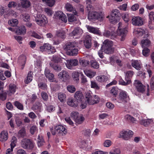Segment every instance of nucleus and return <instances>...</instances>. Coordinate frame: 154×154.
Returning a JSON list of instances; mask_svg holds the SVG:
<instances>
[{
  "label": "nucleus",
  "mask_w": 154,
  "mask_h": 154,
  "mask_svg": "<svg viewBox=\"0 0 154 154\" xmlns=\"http://www.w3.org/2000/svg\"><path fill=\"white\" fill-rule=\"evenodd\" d=\"M112 45L113 43L112 41L106 40L103 43V46L101 47V50H103L102 48H103L105 53L107 54H112L114 51Z\"/></svg>",
  "instance_id": "obj_1"
},
{
  "label": "nucleus",
  "mask_w": 154,
  "mask_h": 154,
  "mask_svg": "<svg viewBox=\"0 0 154 154\" xmlns=\"http://www.w3.org/2000/svg\"><path fill=\"white\" fill-rule=\"evenodd\" d=\"M20 145L25 149H32L34 146L33 143L30 139L26 138L23 139L21 140Z\"/></svg>",
  "instance_id": "obj_2"
},
{
  "label": "nucleus",
  "mask_w": 154,
  "mask_h": 154,
  "mask_svg": "<svg viewBox=\"0 0 154 154\" xmlns=\"http://www.w3.org/2000/svg\"><path fill=\"white\" fill-rule=\"evenodd\" d=\"M118 24V34L120 37V40L122 41H123L125 39L127 30L126 27L122 28V23L120 22Z\"/></svg>",
  "instance_id": "obj_3"
},
{
  "label": "nucleus",
  "mask_w": 154,
  "mask_h": 154,
  "mask_svg": "<svg viewBox=\"0 0 154 154\" xmlns=\"http://www.w3.org/2000/svg\"><path fill=\"white\" fill-rule=\"evenodd\" d=\"M35 21L37 24L41 26H45L48 23V20L44 15L38 14L36 17Z\"/></svg>",
  "instance_id": "obj_4"
},
{
  "label": "nucleus",
  "mask_w": 154,
  "mask_h": 154,
  "mask_svg": "<svg viewBox=\"0 0 154 154\" xmlns=\"http://www.w3.org/2000/svg\"><path fill=\"white\" fill-rule=\"evenodd\" d=\"M119 11L117 9H115L112 11L111 16H109L107 17L109 18L110 21L112 23H116L119 20Z\"/></svg>",
  "instance_id": "obj_5"
},
{
  "label": "nucleus",
  "mask_w": 154,
  "mask_h": 154,
  "mask_svg": "<svg viewBox=\"0 0 154 154\" xmlns=\"http://www.w3.org/2000/svg\"><path fill=\"white\" fill-rule=\"evenodd\" d=\"M40 51L43 52L47 51L49 54L54 53L56 51L54 48L48 43L45 44L40 48Z\"/></svg>",
  "instance_id": "obj_6"
},
{
  "label": "nucleus",
  "mask_w": 154,
  "mask_h": 154,
  "mask_svg": "<svg viewBox=\"0 0 154 154\" xmlns=\"http://www.w3.org/2000/svg\"><path fill=\"white\" fill-rule=\"evenodd\" d=\"M101 17V14L96 11H89L88 14V18L90 20H95Z\"/></svg>",
  "instance_id": "obj_7"
},
{
  "label": "nucleus",
  "mask_w": 154,
  "mask_h": 154,
  "mask_svg": "<svg viewBox=\"0 0 154 154\" xmlns=\"http://www.w3.org/2000/svg\"><path fill=\"white\" fill-rule=\"evenodd\" d=\"M133 134V132L131 130H123L120 133V136L125 140H128L132 137Z\"/></svg>",
  "instance_id": "obj_8"
},
{
  "label": "nucleus",
  "mask_w": 154,
  "mask_h": 154,
  "mask_svg": "<svg viewBox=\"0 0 154 154\" xmlns=\"http://www.w3.org/2000/svg\"><path fill=\"white\" fill-rule=\"evenodd\" d=\"M128 99V96L126 92L124 91H121L119 94L118 101L119 103H126Z\"/></svg>",
  "instance_id": "obj_9"
},
{
  "label": "nucleus",
  "mask_w": 154,
  "mask_h": 154,
  "mask_svg": "<svg viewBox=\"0 0 154 154\" xmlns=\"http://www.w3.org/2000/svg\"><path fill=\"white\" fill-rule=\"evenodd\" d=\"M55 129L57 133L64 135L67 133V130L65 127L61 125H58L55 126Z\"/></svg>",
  "instance_id": "obj_10"
},
{
  "label": "nucleus",
  "mask_w": 154,
  "mask_h": 154,
  "mask_svg": "<svg viewBox=\"0 0 154 154\" xmlns=\"http://www.w3.org/2000/svg\"><path fill=\"white\" fill-rule=\"evenodd\" d=\"M134 85L138 91L143 93L145 90V86L138 80H136L134 81Z\"/></svg>",
  "instance_id": "obj_11"
},
{
  "label": "nucleus",
  "mask_w": 154,
  "mask_h": 154,
  "mask_svg": "<svg viewBox=\"0 0 154 154\" xmlns=\"http://www.w3.org/2000/svg\"><path fill=\"white\" fill-rule=\"evenodd\" d=\"M78 63V62L77 60L75 59L67 60L66 65L68 69H71L73 66H77Z\"/></svg>",
  "instance_id": "obj_12"
},
{
  "label": "nucleus",
  "mask_w": 154,
  "mask_h": 154,
  "mask_svg": "<svg viewBox=\"0 0 154 154\" xmlns=\"http://www.w3.org/2000/svg\"><path fill=\"white\" fill-rule=\"evenodd\" d=\"M132 24L135 26H141L143 24L142 18L139 17H132Z\"/></svg>",
  "instance_id": "obj_13"
},
{
  "label": "nucleus",
  "mask_w": 154,
  "mask_h": 154,
  "mask_svg": "<svg viewBox=\"0 0 154 154\" xmlns=\"http://www.w3.org/2000/svg\"><path fill=\"white\" fill-rule=\"evenodd\" d=\"M58 76L60 79H63L64 81H65L69 79L68 73L65 70H62L61 72L59 73Z\"/></svg>",
  "instance_id": "obj_14"
},
{
  "label": "nucleus",
  "mask_w": 154,
  "mask_h": 154,
  "mask_svg": "<svg viewBox=\"0 0 154 154\" xmlns=\"http://www.w3.org/2000/svg\"><path fill=\"white\" fill-rule=\"evenodd\" d=\"M77 43L75 42H69L65 45V49L67 51L71 50L73 48L78 46Z\"/></svg>",
  "instance_id": "obj_15"
},
{
  "label": "nucleus",
  "mask_w": 154,
  "mask_h": 154,
  "mask_svg": "<svg viewBox=\"0 0 154 154\" xmlns=\"http://www.w3.org/2000/svg\"><path fill=\"white\" fill-rule=\"evenodd\" d=\"M42 104L39 102H37L33 106L32 109L38 114L39 112H41L42 110Z\"/></svg>",
  "instance_id": "obj_16"
},
{
  "label": "nucleus",
  "mask_w": 154,
  "mask_h": 154,
  "mask_svg": "<svg viewBox=\"0 0 154 154\" xmlns=\"http://www.w3.org/2000/svg\"><path fill=\"white\" fill-rule=\"evenodd\" d=\"M86 27L88 31L91 33L94 34L100 35L101 32L98 28L94 27L89 25H86Z\"/></svg>",
  "instance_id": "obj_17"
},
{
  "label": "nucleus",
  "mask_w": 154,
  "mask_h": 154,
  "mask_svg": "<svg viewBox=\"0 0 154 154\" xmlns=\"http://www.w3.org/2000/svg\"><path fill=\"white\" fill-rule=\"evenodd\" d=\"M74 97L78 102H81L83 99L84 97L82 92L80 91H77L75 94Z\"/></svg>",
  "instance_id": "obj_18"
},
{
  "label": "nucleus",
  "mask_w": 154,
  "mask_h": 154,
  "mask_svg": "<svg viewBox=\"0 0 154 154\" xmlns=\"http://www.w3.org/2000/svg\"><path fill=\"white\" fill-rule=\"evenodd\" d=\"M67 102L69 106L76 107L79 105V103L76 100H75L72 98H69L67 99Z\"/></svg>",
  "instance_id": "obj_19"
},
{
  "label": "nucleus",
  "mask_w": 154,
  "mask_h": 154,
  "mask_svg": "<svg viewBox=\"0 0 154 154\" xmlns=\"http://www.w3.org/2000/svg\"><path fill=\"white\" fill-rule=\"evenodd\" d=\"M91 38L89 35H86L85 37L84 43L85 47L87 48H89L91 47Z\"/></svg>",
  "instance_id": "obj_20"
},
{
  "label": "nucleus",
  "mask_w": 154,
  "mask_h": 154,
  "mask_svg": "<svg viewBox=\"0 0 154 154\" xmlns=\"http://www.w3.org/2000/svg\"><path fill=\"white\" fill-rule=\"evenodd\" d=\"M132 66L137 70L140 69L142 67V65L140 61L137 60H132L131 63Z\"/></svg>",
  "instance_id": "obj_21"
},
{
  "label": "nucleus",
  "mask_w": 154,
  "mask_h": 154,
  "mask_svg": "<svg viewBox=\"0 0 154 154\" xmlns=\"http://www.w3.org/2000/svg\"><path fill=\"white\" fill-rule=\"evenodd\" d=\"M74 14H70L67 15L68 19L69 22H72L76 21L77 20V18L76 16L77 15V13L76 11L73 12Z\"/></svg>",
  "instance_id": "obj_22"
},
{
  "label": "nucleus",
  "mask_w": 154,
  "mask_h": 154,
  "mask_svg": "<svg viewBox=\"0 0 154 154\" xmlns=\"http://www.w3.org/2000/svg\"><path fill=\"white\" fill-rule=\"evenodd\" d=\"M17 87L15 85L13 84H11L9 86V89L7 93L9 96L14 94L16 91Z\"/></svg>",
  "instance_id": "obj_23"
},
{
  "label": "nucleus",
  "mask_w": 154,
  "mask_h": 154,
  "mask_svg": "<svg viewBox=\"0 0 154 154\" xmlns=\"http://www.w3.org/2000/svg\"><path fill=\"white\" fill-rule=\"evenodd\" d=\"M8 138V133L7 131H3L0 134V141L5 142Z\"/></svg>",
  "instance_id": "obj_24"
},
{
  "label": "nucleus",
  "mask_w": 154,
  "mask_h": 154,
  "mask_svg": "<svg viewBox=\"0 0 154 154\" xmlns=\"http://www.w3.org/2000/svg\"><path fill=\"white\" fill-rule=\"evenodd\" d=\"M50 65L51 67L56 72H58L61 70V66L58 63H51Z\"/></svg>",
  "instance_id": "obj_25"
},
{
  "label": "nucleus",
  "mask_w": 154,
  "mask_h": 154,
  "mask_svg": "<svg viewBox=\"0 0 154 154\" xmlns=\"http://www.w3.org/2000/svg\"><path fill=\"white\" fill-rule=\"evenodd\" d=\"M104 36L114 39L116 37V34L114 32H110L109 31H105L103 33Z\"/></svg>",
  "instance_id": "obj_26"
},
{
  "label": "nucleus",
  "mask_w": 154,
  "mask_h": 154,
  "mask_svg": "<svg viewBox=\"0 0 154 154\" xmlns=\"http://www.w3.org/2000/svg\"><path fill=\"white\" fill-rule=\"evenodd\" d=\"M45 74L46 77L49 80L51 81L54 79V75L50 72L49 70L47 68L45 69Z\"/></svg>",
  "instance_id": "obj_27"
},
{
  "label": "nucleus",
  "mask_w": 154,
  "mask_h": 154,
  "mask_svg": "<svg viewBox=\"0 0 154 154\" xmlns=\"http://www.w3.org/2000/svg\"><path fill=\"white\" fill-rule=\"evenodd\" d=\"M85 74L89 78H91L96 75V72L90 69H86L84 70Z\"/></svg>",
  "instance_id": "obj_28"
},
{
  "label": "nucleus",
  "mask_w": 154,
  "mask_h": 154,
  "mask_svg": "<svg viewBox=\"0 0 154 154\" xmlns=\"http://www.w3.org/2000/svg\"><path fill=\"white\" fill-rule=\"evenodd\" d=\"M152 122L153 121L151 119H143L140 121V123L144 126L147 127L152 124Z\"/></svg>",
  "instance_id": "obj_29"
},
{
  "label": "nucleus",
  "mask_w": 154,
  "mask_h": 154,
  "mask_svg": "<svg viewBox=\"0 0 154 154\" xmlns=\"http://www.w3.org/2000/svg\"><path fill=\"white\" fill-rule=\"evenodd\" d=\"M33 75L32 72L31 71L29 72L26 79L24 80V82L25 84H28L32 81L33 78Z\"/></svg>",
  "instance_id": "obj_30"
},
{
  "label": "nucleus",
  "mask_w": 154,
  "mask_h": 154,
  "mask_svg": "<svg viewBox=\"0 0 154 154\" xmlns=\"http://www.w3.org/2000/svg\"><path fill=\"white\" fill-rule=\"evenodd\" d=\"M150 41L148 39L142 40L141 42V46L143 48L149 47L150 45Z\"/></svg>",
  "instance_id": "obj_31"
},
{
  "label": "nucleus",
  "mask_w": 154,
  "mask_h": 154,
  "mask_svg": "<svg viewBox=\"0 0 154 154\" xmlns=\"http://www.w3.org/2000/svg\"><path fill=\"white\" fill-rule=\"evenodd\" d=\"M144 32L143 29L141 28H137L134 29L133 33L134 34L137 35V36H141Z\"/></svg>",
  "instance_id": "obj_32"
},
{
  "label": "nucleus",
  "mask_w": 154,
  "mask_h": 154,
  "mask_svg": "<svg viewBox=\"0 0 154 154\" xmlns=\"http://www.w3.org/2000/svg\"><path fill=\"white\" fill-rule=\"evenodd\" d=\"M82 31V30L79 27H76L72 32L71 35L72 36H75L80 35Z\"/></svg>",
  "instance_id": "obj_33"
},
{
  "label": "nucleus",
  "mask_w": 154,
  "mask_h": 154,
  "mask_svg": "<svg viewBox=\"0 0 154 154\" xmlns=\"http://www.w3.org/2000/svg\"><path fill=\"white\" fill-rule=\"evenodd\" d=\"M78 53V50L76 47L73 48L70 51H67L68 55L70 56H75Z\"/></svg>",
  "instance_id": "obj_34"
},
{
  "label": "nucleus",
  "mask_w": 154,
  "mask_h": 154,
  "mask_svg": "<svg viewBox=\"0 0 154 154\" xmlns=\"http://www.w3.org/2000/svg\"><path fill=\"white\" fill-rule=\"evenodd\" d=\"M26 31V29L24 26H20L16 30L17 32L20 34H24Z\"/></svg>",
  "instance_id": "obj_35"
},
{
  "label": "nucleus",
  "mask_w": 154,
  "mask_h": 154,
  "mask_svg": "<svg viewBox=\"0 0 154 154\" xmlns=\"http://www.w3.org/2000/svg\"><path fill=\"white\" fill-rule=\"evenodd\" d=\"M26 135L25 129L24 128H22L18 132L17 136L19 137L23 138Z\"/></svg>",
  "instance_id": "obj_36"
},
{
  "label": "nucleus",
  "mask_w": 154,
  "mask_h": 154,
  "mask_svg": "<svg viewBox=\"0 0 154 154\" xmlns=\"http://www.w3.org/2000/svg\"><path fill=\"white\" fill-rule=\"evenodd\" d=\"M100 99L98 97L95 95L94 97H92V99L90 100L88 104L90 105H93L95 103H98Z\"/></svg>",
  "instance_id": "obj_37"
},
{
  "label": "nucleus",
  "mask_w": 154,
  "mask_h": 154,
  "mask_svg": "<svg viewBox=\"0 0 154 154\" xmlns=\"http://www.w3.org/2000/svg\"><path fill=\"white\" fill-rule=\"evenodd\" d=\"M21 3V6L24 8H28L30 5V3L28 0H22Z\"/></svg>",
  "instance_id": "obj_38"
},
{
  "label": "nucleus",
  "mask_w": 154,
  "mask_h": 154,
  "mask_svg": "<svg viewBox=\"0 0 154 154\" xmlns=\"http://www.w3.org/2000/svg\"><path fill=\"white\" fill-rule=\"evenodd\" d=\"M26 57L24 55L20 56L18 58V62L22 64V69H23L24 67V65L26 61Z\"/></svg>",
  "instance_id": "obj_39"
},
{
  "label": "nucleus",
  "mask_w": 154,
  "mask_h": 154,
  "mask_svg": "<svg viewBox=\"0 0 154 154\" xmlns=\"http://www.w3.org/2000/svg\"><path fill=\"white\" fill-rule=\"evenodd\" d=\"M97 79V81L100 82H105L108 79V77L104 75L98 76Z\"/></svg>",
  "instance_id": "obj_40"
},
{
  "label": "nucleus",
  "mask_w": 154,
  "mask_h": 154,
  "mask_svg": "<svg viewBox=\"0 0 154 154\" xmlns=\"http://www.w3.org/2000/svg\"><path fill=\"white\" fill-rule=\"evenodd\" d=\"M58 97L60 101L62 102H65L66 99V95L63 93H60L58 94Z\"/></svg>",
  "instance_id": "obj_41"
},
{
  "label": "nucleus",
  "mask_w": 154,
  "mask_h": 154,
  "mask_svg": "<svg viewBox=\"0 0 154 154\" xmlns=\"http://www.w3.org/2000/svg\"><path fill=\"white\" fill-rule=\"evenodd\" d=\"M84 120V117L83 115H81L79 116L74 121L76 123L79 124L82 123Z\"/></svg>",
  "instance_id": "obj_42"
},
{
  "label": "nucleus",
  "mask_w": 154,
  "mask_h": 154,
  "mask_svg": "<svg viewBox=\"0 0 154 154\" xmlns=\"http://www.w3.org/2000/svg\"><path fill=\"white\" fill-rule=\"evenodd\" d=\"M65 8L68 11L70 12L73 11V12H75V11L74 10V8L72 5L69 3L66 4Z\"/></svg>",
  "instance_id": "obj_43"
},
{
  "label": "nucleus",
  "mask_w": 154,
  "mask_h": 154,
  "mask_svg": "<svg viewBox=\"0 0 154 154\" xmlns=\"http://www.w3.org/2000/svg\"><path fill=\"white\" fill-rule=\"evenodd\" d=\"M42 1L45 2L47 5L51 7L53 6L55 2V0H42Z\"/></svg>",
  "instance_id": "obj_44"
},
{
  "label": "nucleus",
  "mask_w": 154,
  "mask_h": 154,
  "mask_svg": "<svg viewBox=\"0 0 154 154\" xmlns=\"http://www.w3.org/2000/svg\"><path fill=\"white\" fill-rule=\"evenodd\" d=\"M9 24L11 26H16L18 23V20L17 19H12L9 20L8 22Z\"/></svg>",
  "instance_id": "obj_45"
},
{
  "label": "nucleus",
  "mask_w": 154,
  "mask_h": 154,
  "mask_svg": "<svg viewBox=\"0 0 154 154\" xmlns=\"http://www.w3.org/2000/svg\"><path fill=\"white\" fill-rule=\"evenodd\" d=\"M79 63L82 67H86L89 64V62L87 60L81 59L79 60Z\"/></svg>",
  "instance_id": "obj_46"
},
{
  "label": "nucleus",
  "mask_w": 154,
  "mask_h": 154,
  "mask_svg": "<svg viewBox=\"0 0 154 154\" xmlns=\"http://www.w3.org/2000/svg\"><path fill=\"white\" fill-rule=\"evenodd\" d=\"M44 141L43 138L41 136L38 135V136L37 144L39 147L41 146L44 144Z\"/></svg>",
  "instance_id": "obj_47"
},
{
  "label": "nucleus",
  "mask_w": 154,
  "mask_h": 154,
  "mask_svg": "<svg viewBox=\"0 0 154 154\" xmlns=\"http://www.w3.org/2000/svg\"><path fill=\"white\" fill-rule=\"evenodd\" d=\"M14 106L18 109L22 110L23 109V105L18 101H16L14 103Z\"/></svg>",
  "instance_id": "obj_48"
},
{
  "label": "nucleus",
  "mask_w": 154,
  "mask_h": 154,
  "mask_svg": "<svg viewBox=\"0 0 154 154\" xmlns=\"http://www.w3.org/2000/svg\"><path fill=\"white\" fill-rule=\"evenodd\" d=\"M134 74V72L132 71H127L125 74V78H127V79H129L131 81V78L132 77Z\"/></svg>",
  "instance_id": "obj_49"
},
{
  "label": "nucleus",
  "mask_w": 154,
  "mask_h": 154,
  "mask_svg": "<svg viewBox=\"0 0 154 154\" xmlns=\"http://www.w3.org/2000/svg\"><path fill=\"white\" fill-rule=\"evenodd\" d=\"M91 66L94 69H98L99 67V65L98 63L96 61L91 60Z\"/></svg>",
  "instance_id": "obj_50"
},
{
  "label": "nucleus",
  "mask_w": 154,
  "mask_h": 154,
  "mask_svg": "<svg viewBox=\"0 0 154 154\" xmlns=\"http://www.w3.org/2000/svg\"><path fill=\"white\" fill-rule=\"evenodd\" d=\"M109 154H121V151L119 148H116L111 150L109 152Z\"/></svg>",
  "instance_id": "obj_51"
},
{
  "label": "nucleus",
  "mask_w": 154,
  "mask_h": 154,
  "mask_svg": "<svg viewBox=\"0 0 154 154\" xmlns=\"http://www.w3.org/2000/svg\"><path fill=\"white\" fill-rule=\"evenodd\" d=\"M57 36L62 38H64L65 32L62 30H59L56 32Z\"/></svg>",
  "instance_id": "obj_52"
},
{
  "label": "nucleus",
  "mask_w": 154,
  "mask_h": 154,
  "mask_svg": "<svg viewBox=\"0 0 154 154\" xmlns=\"http://www.w3.org/2000/svg\"><path fill=\"white\" fill-rule=\"evenodd\" d=\"M118 92V88L116 87H113L110 91V93L116 97Z\"/></svg>",
  "instance_id": "obj_53"
},
{
  "label": "nucleus",
  "mask_w": 154,
  "mask_h": 154,
  "mask_svg": "<svg viewBox=\"0 0 154 154\" xmlns=\"http://www.w3.org/2000/svg\"><path fill=\"white\" fill-rule=\"evenodd\" d=\"M125 79L126 82L122 79H120L119 81V84L123 85H126L131 83V81L129 79H127V78H125Z\"/></svg>",
  "instance_id": "obj_54"
},
{
  "label": "nucleus",
  "mask_w": 154,
  "mask_h": 154,
  "mask_svg": "<svg viewBox=\"0 0 154 154\" xmlns=\"http://www.w3.org/2000/svg\"><path fill=\"white\" fill-rule=\"evenodd\" d=\"M112 142L109 140H106L103 143V145L105 147H109L112 144Z\"/></svg>",
  "instance_id": "obj_55"
},
{
  "label": "nucleus",
  "mask_w": 154,
  "mask_h": 154,
  "mask_svg": "<svg viewBox=\"0 0 154 154\" xmlns=\"http://www.w3.org/2000/svg\"><path fill=\"white\" fill-rule=\"evenodd\" d=\"M143 50V54L145 56L147 57L149 54L150 50L147 48H144Z\"/></svg>",
  "instance_id": "obj_56"
},
{
  "label": "nucleus",
  "mask_w": 154,
  "mask_h": 154,
  "mask_svg": "<svg viewBox=\"0 0 154 154\" xmlns=\"http://www.w3.org/2000/svg\"><path fill=\"white\" fill-rule=\"evenodd\" d=\"M70 116L75 120L79 116V113L77 112L73 111L71 113Z\"/></svg>",
  "instance_id": "obj_57"
},
{
  "label": "nucleus",
  "mask_w": 154,
  "mask_h": 154,
  "mask_svg": "<svg viewBox=\"0 0 154 154\" xmlns=\"http://www.w3.org/2000/svg\"><path fill=\"white\" fill-rule=\"evenodd\" d=\"M67 89L70 93H73L75 91V88L73 85H69L67 86Z\"/></svg>",
  "instance_id": "obj_58"
},
{
  "label": "nucleus",
  "mask_w": 154,
  "mask_h": 154,
  "mask_svg": "<svg viewBox=\"0 0 154 154\" xmlns=\"http://www.w3.org/2000/svg\"><path fill=\"white\" fill-rule=\"evenodd\" d=\"M91 86L92 88L97 90H99L100 89V87L98 86L97 83L94 81H91Z\"/></svg>",
  "instance_id": "obj_59"
},
{
  "label": "nucleus",
  "mask_w": 154,
  "mask_h": 154,
  "mask_svg": "<svg viewBox=\"0 0 154 154\" xmlns=\"http://www.w3.org/2000/svg\"><path fill=\"white\" fill-rule=\"evenodd\" d=\"M41 96L42 99L45 101H47L48 99V95L45 92H42L41 93Z\"/></svg>",
  "instance_id": "obj_60"
},
{
  "label": "nucleus",
  "mask_w": 154,
  "mask_h": 154,
  "mask_svg": "<svg viewBox=\"0 0 154 154\" xmlns=\"http://www.w3.org/2000/svg\"><path fill=\"white\" fill-rule=\"evenodd\" d=\"M85 97L86 99V102L88 103L90 100L92 99V97L91 96L90 93H87L86 94Z\"/></svg>",
  "instance_id": "obj_61"
},
{
  "label": "nucleus",
  "mask_w": 154,
  "mask_h": 154,
  "mask_svg": "<svg viewBox=\"0 0 154 154\" xmlns=\"http://www.w3.org/2000/svg\"><path fill=\"white\" fill-rule=\"evenodd\" d=\"M72 77L74 80L77 82L79 80V74L78 72H73L72 74Z\"/></svg>",
  "instance_id": "obj_62"
},
{
  "label": "nucleus",
  "mask_w": 154,
  "mask_h": 154,
  "mask_svg": "<svg viewBox=\"0 0 154 154\" xmlns=\"http://www.w3.org/2000/svg\"><path fill=\"white\" fill-rule=\"evenodd\" d=\"M122 18L126 22H128L129 20V17L128 14H123L122 15Z\"/></svg>",
  "instance_id": "obj_63"
},
{
  "label": "nucleus",
  "mask_w": 154,
  "mask_h": 154,
  "mask_svg": "<svg viewBox=\"0 0 154 154\" xmlns=\"http://www.w3.org/2000/svg\"><path fill=\"white\" fill-rule=\"evenodd\" d=\"M6 92H2L0 93V99L2 100H4L6 99Z\"/></svg>",
  "instance_id": "obj_64"
}]
</instances>
